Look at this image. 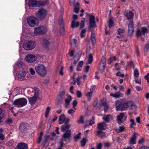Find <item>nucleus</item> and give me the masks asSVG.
Masks as SVG:
<instances>
[{
	"label": "nucleus",
	"instance_id": "1",
	"mask_svg": "<svg viewBox=\"0 0 149 149\" xmlns=\"http://www.w3.org/2000/svg\"><path fill=\"white\" fill-rule=\"evenodd\" d=\"M116 107L117 111L119 110L123 111L126 108L129 107V102H120L118 101H116Z\"/></svg>",
	"mask_w": 149,
	"mask_h": 149
},
{
	"label": "nucleus",
	"instance_id": "2",
	"mask_svg": "<svg viewBox=\"0 0 149 149\" xmlns=\"http://www.w3.org/2000/svg\"><path fill=\"white\" fill-rule=\"evenodd\" d=\"M47 3L46 2L36 0H29L28 5L30 9H33L34 6L39 7L41 6H44Z\"/></svg>",
	"mask_w": 149,
	"mask_h": 149
},
{
	"label": "nucleus",
	"instance_id": "3",
	"mask_svg": "<svg viewBox=\"0 0 149 149\" xmlns=\"http://www.w3.org/2000/svg\"><path fill=\"white\" fill-rule=\"evenodd\" d=\"M47 13V11L43 8H40L36 13L37 18L40 21L44 20Z\"/></svg>",
	"mask_w": 149,
	"mask_h": 149
},
{
	"label": "nucleus",
	"instance_id": "4",
	"mask_svg": "<svg viewBox=\"0 0 149 149\" xmlns=\"http://www.w3.org/2000/svg\"><path fill=\"white\" fill-rule=\"evenodd\" d=\"M36 45V42L35 41H26L23 45V47L26 50H29L34 49Z\"/></svg>",
	"mask_w": 149,
	"mask_h": 149
},
{
	"label": "nucleus",
	"instance_id": "5",
	"mask_svg": "<svg viewBox=\"0 0 149 149\" xmlns=\"http://www.w3.org/2000/svg\"><path fill=\"white\" fill-rule=\"evenodd\" d=\"M36 72L40 76L44 77L46 74L47 71L45 66L42 64H39L35 67Z\"/></svg>",
	"mask_w": 149,
	"mask_h": 149
},
{
	"label": "nucleus",
	"instance_id": "6",
	"mask_svg": "<svg viewBox=\"0 0 149 149\" xmlns=\"http://www.w3.org/2000/svg\"><path fill=\"white\" fill-rule=\"evenodd\" d=\"M27 103L26 99L24 98H22L15 100L13 104L18 107H20L26 105Z\"/></svg>",
	"mask_w": 149,
	"mask_h": 149
},
{
	"label": "nucleus",
	"instance_id": "7",
	"mask_svg": "<svg viewBox=\"0 0 149 149\" xmlns=\"http://www.w3.org/2000/svg\"><path fill=\"white\" fill-rule=\"evenodd\" d=\"M27 22L29 26L31 27L36 26L38 24V21L37 19L35 17L32 16L28 17Z\"/></svg>",
	"mask_w": 149,
	"mask_h": 149
},
{
	"label": "nucleus",
	"instance_id": "8",
	"mask_svg": "<svg viewBox=\"0 0 149 149\" xmlns=\"http://www.w3.org/2000/svg\"><path fill=\"white\" fill-rule=\"evenodd\" d=\"M19 70L15 71L17 72V77L20 80H26L25 76L26 74V72L24 70L23 68L19 69Z\"/></svg>",
	"mask_w": 149,
	"mask_h": 149
},
{
	"label": "nucleus",
	"instance_id": "9",
	"mask_svg": "<svg viewBox=\"0 0 149 149\" xmlns=\"http://www.w3.org/2000/svg\"><path fill=\"white\" fill-rule=\"evenodd\" d=\"M47 31V28L44 26H40L34 29V33L36 35H42Z\"/></svg>",
	"mask_w": 149,
	"mask_h": 149
},
{
	"label": "nucleus",
	"instance_id": "10",
	"mask_svg": "<svg viewBox=\"0 0 149 149\" xmlns=\"http://www.w3.org/2000/svg\"><path fill=\"white\" fill-rule=\"evenodd\" d=\"M106 58L105 57L102 56L98 67L99 70L102 72L104 70L106 65Z\"/></svg>",
	"mask_w": 149,
	"mask_h": 149
},
{
	"label": "nucleus",
	"instance_id": "11",
	"mask_svg": "<svg viewBox=\"0 0 149 149\" xmlns=\"http://www.w3.org/2000/svg\"><path fill=\"white\" fill-rule=\"evenodd\" d=\"M37 59L35 55L33 54H27L25 57V61L29 63H32L34 62Z\"/></svg>",
	"mask_w": 149,
	"mask_h": 149
},
{
	"label": "nucleus",
	"instance_id": "12",
	"mask_svg": "<svg viewBox=\"0 0 149 149\" xmlns=\"http://www.w3.org/2000/svg\"><path fill=\"white\" fill-rule=\"evenodd\" d=\"M28 124L26 123H22L19 126V129L21 132L25 133L28 130Z\"/></svg>",
	"mask_w": 149,
	"mask_h": 149
},
{
	"label": "nucleus",
	"instance_id": "13",
	"mask_svg": "<svg viewBox=\"0 0 149 149\" xmlns=\"http://www.w3.org/2000/svg\"><path fill=\"white\" fill-rule=\"evenodd\" d=\"M147 32L148 30L147 29L144 27H142L141 30L139 29L137 30L136 35L138 37L140 36L142 34L144 35Z\"/></svg>",
	"mask_w": 149,
	"mask_h": 149
},
{
	"label": "nucleus",
	"instance_id": "14",
	"mask_svg": "<svg viewBox=\"0 0 149 149\" xmlns=\"http://www.w3.org/2000/svg\"><path fill=\"white\" fill-rule=\"evenodd\" d=\"M23 62L21 60H19L15 65L14 68L15 71L19 70L20 68H23Z\"/></svg>",
	"mask_w": 149,
	"mask_h": 149
},
{
	"label": "nucleus",
	"instance_id": "15",
	"mask_svg": "<svg viewBox=\"0 0 149 149\" xmlns=\"http://www.w3.org/2000/svg\"><path fill=\"white\" fill-rule=\"evenodd\" d=\"M128 32L130 35L132 34L134 31V23L132 20L130 21L128 25Z\"/></svg>",
	"mask_w": 149,
	"mask_h": 149
},
{
	"label": "nucleus",
	"instance_id": "16",
	"mask_svg": "<svg viewBox=\"0 0 149 149\" xmlns=\"http://www.w3.org/2000/svg\"><path fill=\"white\" fill-rule=\"evenodd\" d=\"M27 145L24 143H19L17 146V148L15 149H27Z\"/></svg>",
	"mask_w": 149,
	"mask_h": 149
},
{
	"label": "nucleus",
	"instance_id": "17",
	"mask_svg": "<svg viewBox=\"0 0 149 149\" xmlns=\"http://www.w3.org/2000/svg\"><path fill=\"white\" fill-rule=\"evenodd\" d=\"M125 14L128 19H132L133 18L134 14L130 10H125Z\"/></svg>",
	"mask_w": 149,
	"mask_h": 149
},
{
	"label": "nucleus",
	"instance_id": "18",
	"mask_svg": "<svg viewBox=\"0 0 149 149\" xmlns=\"http://www.w3.org/2000/svg\"><path fill=\"white\" fill-rule=\"evenodd\" d=\"M137 134V133L136 132H134L133 133L132 137L130 140V144H136V135Z\"/></svg>",
	"mask_w": 149,
	"mask_h": 149
},
{
	"label": "nucleus",
	"instance_id": "19",
	"mask_svg": "<svg viewBox=\"0 0 149 149\" xmlns=\"http://www.w3.org/2000/svg\"><path fill=\"white\" fill-rule=\"evenodd\" d=\"M97 135L98 137L101 139L107 137L106 134L101 130H99L97 131Z\"/></svg>",
	"mask_w": 149,
	"mask_h": 149
},
{
	"label": "nucleus",
	"instance_id": "20",
	"mask_svg": "<svg viewBox=\"0 0 149 149\" xmlns=\"http://www.w3.org/2000/svg\"><path fill=\"white\" fill-rule=\"evenodd\" d=\"M37 95L36 94V93L35 92V94L33 97L28 98L29 102L31 105H32L35 104L37 101Z\"/></svg>",
	"mask_w": 149,
	"mask_h": 149
},
{
	"label": "nucleus",
	"instance_id": "21",
	"mask_svg": "<svg viewBox=\"0 0 149 149\" xmlns=\"http://www.w3.org/2000/svg\"><path fill=\"white\" fill-rule=\"evenodd\" d=\"M110 95L116 98H117L123 97V93H121L120 91H119L116 92L115 93H110Z\"/></svg>",
	"mask_w": 149,
	"mask_h": 149
},
{
	"label": "nucleus",
	"instance_id": "22",
	"mask_svg": "<svg viewBox=\"0 0 149 149\" xmlns=\"http://www.w3.org/2000/svg\"><path fill=\"white\" fill-rule=\"evenodd\" d=\"M99 106L97 107L100 108L102 106H104V111L105 112H106L109 108V106L107 105L106 102H103L99 104Z\"/></svg>",
	"mask_w": 149,
	"mask_h": 149
},
{
	"label": "nucleus",
	"instance_id": "23",
	"mask_svg": "<svg viewBox=\"0 0 149 149\" xmlns=\"http://www.w3.org/2000/svg\"><path fill=\"white\" fill-rule=\"evenodd\" d=\"M89 24L91 27H93L95 23V18L93 15H91L89 18Z\"/></svg>",
	"mask_w": 149,
	"mask_h": 149
},
{
	"label": "nucleus",
	"instance_id": "24",
	"mask_svg": "<svg viewBox=\"0 0 149 149\" xmlns=\"http://www.w3.org/2000/svg\"><path fill=\"white\" fill-rule=\"evenodd\" d=\"M124 115V113H121L119 115L117 116V120L118 123L121 125L122 123V120L123 118Z\"/></svg>",
	"mask_w": 149,
	"mask_h": 149
},
{
	"label": "nucleus",
	"instance_id": "25",
	"mask_svg": "<svg viewBox=\"0 0 149 149\" xmlns=\"http://www.w3.org/2000/svg\"><path fill=\"white\" fill-rule=\"evenodd\" d=\"M71 134V130H68L63 134V137L65 139L69 138L70 137Z\"/></svg>",
	"mask_w": 149,
	"mask_h": 149
},
{
	"label": "nucleus",
	"instance_id": "26",
	"mask_svg": "<svg viewBox=\"0 0 149 149\" xmlns=\"http://www.w3.org/2000/svg\"><path fill=\"white\" fill-rule=\"evenodd\" d=\"M106 124L104 122H102L98 124L97 127L99 130H105Z\"/></svg>",
	"mask_w": 149,
	"mask_h": 149
},
{
	"label": "nucleus",
	"instance_id": "27",
	"mask_svg": "<svg viewBox=\"0 0 149 149\" xmlns=\"http://www.w3.org/2000/svg\"><path fill=\"white\" fill-rule=\"evenodd\" d=\"M72 99V97L71 96H69L65 100V105L66 107H67L69 105Z\"/></svg>",
	"mask_w": 149,
	"mask_h": 149
},
{
	"label": "nucleus",
	"instance_id": "28",
	"mask_svg": "<svg viewBox=\"0 0 149 149\" xmlns=\"http://www.w3.org/2000/svg\"><path fill=\"white\" fill-rule=\"evenodd\" d=\"M42 43L45 47H47L49 45L50 42L48 40L44 39L42 40Z\"/></svg>",
	"mask_w": 149,
	"mask_h": 149
},
{
	"label": "nucleus",
	"instance_id": "29",
	"mask_svg": "<svg viewBox=\"0 0 149 149\" xmlns=\"http://www.w3.org/2000/svg\"><path fill=\"white\" fill-rule=\"evenodd\" d=\"M65 119V116L64 114H63L61 115L59 117V123L60 124H61L64 123V121Z\"/></svg>",
	"mask_w": 149,
	"mask_h": 149
},
{
	"label": "nucleus",
	"instance_id": "30",
	"mask_svg": "<svg viewBox=\"0 0 149 149\" xmlns=\"http://www.w3.org/2000/svg\"><path fill=\"white\" fill-rule=\"evenodd\" d=\"M70 128V125H63L61 127V129L62 131H67Z\"/></svg>",
	"mask_w": 149,
	"mask_h": 149
},
{
	"label": "nucleus",
	"instance_id": "31",
	"mask_svg": "<svg viewBox=\"0 0 149 149\" xmlns=\"http://www.w3.org/2000/svg\"><path fill=\"white\" fill-rule=\"evenodd\" d=\"M79 24V22H77L76 23H75L74 20L72 21L71 23V27L72 28H74L75 27H77Z\"/></svg>",
	"mask_w": 149,
	"mask_h": 149
},
{
	"label": "nucleus",
	"instance_id": "32",
	"mask_svg": "<svg viewBox=\"0 0 149 149\" xmlns=\"http://www.w3.org/2000/svg\"><path fill=\"white\" fill-rule=\"evenodd\" d=\"M15 144L14 141L13 139H11L8 141L6 145L8 146H13Z\"/></svg>",
	"mask_w": 149,
	"mask_h": 149
},
{
	"label": "nucleus",
	"instance_id": "33",
	"mask_svg": "<svg viewBox=\"0 0 149 149\" xmlns=\"http://www.w3.org/2000/svg\"><path fill=\"white\" fill-rule=\"evenodd\" d=\"M92 119L90 120H87L86 121L87 123H88L90 125H91L92 124H95L94 120L95 119V117L94 116H92Z\"/></svg>",
	"mask_w": 149,
	"mask_h": 149
},
{
	"label": "nucleus",
	"instance_id": "34",
	"mask_svg": "<svg viewBox=\"0 0 149 149\" xmlns=\"http://www.w3.org/2000/svg\"><path fill=\"white\" fill-rule=\"evenodd\" d=\"M111 115L110 114L107 115L106 116L103 117V119L106 122L108 123L109 121V118Z\"/></svg>",
	"mask_w": 149,
	"mask_h": 149
},
{
	"label": "nucleus",
	"instance_id": "35",
	"mask_svg": "<svg viewBox=\"0 0 149 149\" xmlns=\"http://www.w3.org/2000/svg\"><path fill=\"white\" fill-rule=\"evenodd\" d=\"M65 95V93L63 92H61L58 96V98L59 99L62 100Z\"/></svg>",
	"mask_w": 149,
	"mask_h": 149
},
{
	"label": "nucleus",
	"instance_id": "36",
	"mask_svg": "<svg viewBox=\"0 0 149 149\" xmlns=\"http://www.w3.org/2000/svg\"><path fill=\"white\" fill-rule=\"evenodd\" d=\"M91 39L93 43L94 44L95 43L96 40L94 34L93 33V32H91Z\"/></svg>",
	"mask_w": 149,
	"mask_h": 149
},
{
	"label": "nucleus",
	"instance_id": "37",
	"mask_svg": "<svg viewBox=\"0 0 149 149\" xmlns=\"http://www.w3.org/2000/svg\"><path fill=\"white\" fill-rule=\"evenodd\" d=\"M116 60V58L115 56H113L109 58V59H108V63L109 64H111L112 62L114 60Z\"/></svg>",
	"mask_w": 149,
	"mask_h": 149
},
{
	"label": "nucleus",
	"instance_id": "38",
	"mask_svg": "<svg viewBox=\"0 0 149 149\" xmlns=\"http://www.w3.org/2000/svg\"><path fill=\"white\" fill-rule=\"evenodd\" d=\"M93 60V57L92 54H90L88 55V62L89 63H91Z\"/></svg>",
	"mask_w": 149,
	"mask_h": 149
},
{
	"label": "nucleus",
	"instance_id": "39",
	"mask_svg": "<svg viewBox=\"0 0 149 149\" xmlns=\"http://www.w3.org/2000/svg\"><path fill=\"white\" fill-rule=\"evenodd\" d=\"M83 116H80V118L78 120H77V123H79L83 124L84 123V120H83Z\"/></svg>",
	"mask_w": 149,
	"mask_h": 149
},
{
	"label": "nucleus",
	"instance_id": "40",
	"mask_svg": "<svg viewBox=\"0 0 149 149\" xmlns=\"http://www.w3.org/2000/svg\"><path fill=\"white\" fill-rule=\"evenodd\" d=\"M50 108L49 107H48L46 109V110L45 113V117L46 118H47L48 116Z\"/></svg>",
	"mask_w": 149,
	"mask_h": 149
},
{
	"label": "nucleus",
	"instance_id": "41",
	"mask_svg": "<svg viewBox=\"0 0 149 149\" xmlns=\"http://www.w3.org/2000/svg\"><path fill=\"white\" fill-rule=\"evenodd\" d=\"M86 143V139L85 138H83L81 141V146L82 147L84 146Z\"/></svg>",
	"mask_w": 149,
	"mask_h": 149
},
{
	"label": "nucleus",
	"instance_id": "42",
	"mask_svg": "<svg viewBox=\"0 0 149 149\" xmlns=\"http://www.w3.org/2000/svg\"><path fill=\"white\" fill-rule=\"evenodd\" d=\"M139 72L137 68H136L134 71V76L136 77H138Z\"/></svg>",
	"mask_w": 149,
	"mask_h": 149
},
{
	"label": "nucleus",
	"instance_id": "43",
	"mask_svg": "<svg viewBox=\"0 0 149 149\" xmlns=\"http://www.w3.org/2000/svg\"><path fill=\"white\" fill-rule=\"evenodd\" d=\"M85 20V19L84 18L83 19L81 20V24H80V29H83L84 27Z\"/></svg>",
	"mask_w": 149,
	"mask_h": 149
},
{
	"label": "nucleus",
	"instance_id": "44",
	"mask_svg": "<svg viewBox=\"0 0 149 149\" xmlns=\"http://www.w3.org/2000/svg\"><path fill=\"white\" fill-rule=\"evenodd\" d=\"M82 78L81 76H79L77 79V84L78 86H80L81 83V82L80 81V80Z\"/></svg>",
	"mask_w": 149,
	"mask_h": 149
},
{
	"label": "nucleus",
	"instance_id": "45",
	"mask_svg": "<svg viewBox=\"0 0 149 149\" xmlns=\"http://www.w3.org/2000/svg\"><path fill=\"white\" fill-rule=\"evenodd\" d=\"M75 112V110L72 109H70L69 110L68 113V114H70L71 116H72V114Z\"/></svg>",
	"mask_w": 149,
	"mask_h": 149
},
{
	"label": "nucleus",
	"instance_id": "46",
	"mask_svg": "<svg viewBox=\"0 0 149 149\" xmlns=\"http://www.w3.org/2000/svg\"><path fill=\"white\" fill-rule=\"evenodd\" d=\"M81 134V133L79 132L77 135L74 136V138L76 141L80 139V136Z\"/></svg>",
	"mask_w": 149,
	"mask_h": 149
},
{
	"label": "nucleus",
	"instance_id": "47",
	"mask_svg": "<svg viewBox=\"0 0 149 149\" xmlns=\"http://www.w3.org/2000/svg\"><path fill=\"white\" fill-rule=\"evenodd\" d=\"M113 24V21L112 19H110L109 21L108 25L109 27H111Z\"/></svg>",
	"mask_w": 149,
	"mask_h": 149
},
{
	"label": "nucleus",
	"instance_id": "48",
	"mask_svg": "<svg viewBox=\"0 0 149 149\" xmlns=\"http://www.w3.org/2000/svg\"><path fill=\"white\" fill-rule=\"evenodd\" d=\"M149 50V43H147L145 46L144 51L145 52H147Z\"/></svg>",
	"mask_w": 149,
	"mask_h": 149
},
{
	"label": "nucleus",
	"instance_id": "49",
	"mask_svg": "<svg viewBox=\"0 0 149 149\" xmlns=\"http://www.w3.org/2000/svg\"><path fill=\"white\" fill-rule=\"evenodd\" d=\"M86 30L85 29H83L82 30L81 33V37L83 38H84L85 36V35L84 33L86 32Z\"/></svg>",
	"mask_w": 149,
	"mask_h": 149
},
{
	"label": "nucleus",
	"instance_id": "50",
	"mask_svg": "<svg viewBox=\"0 0 149 149\" xmlns=\"http://www.w3.org/2000/svg\"><path fill=\"white\" fill-rule=\"evenodd\" d=\"M65 31L64 28L63 26H61L60 28V32L61 34L63 35L64 34Z\"/></svg>",
	"mask_w": 149,
	"mask_h": 149
},
{
	"label": "nucleus",
	"instance_id": "51",
	"mask_svg": "<svg viewBox=\"0 0 149 149\" xmlns=\"http://www.w3.org/2000/svg\"><path fill=\"white\" fill-rule=\"evenodd\" d=\"M29 70L30 72L31 75H33L35 74V72L32 68H30Z\"/></svg>",
	"mask_w": 149,
	"mask_h": 149
},
{
	"label": "nucleus",
	"instance_id": "52",
	"mask_svg": "<svg viewBox=\"0 0 149 149\" xmlns=\"http://www.w3.org/2000/svg\"><path fill=\"white\" fill-rule=\"evenodd\" d=\"M12 122V120L11 119H7L5 122L6 124H8L11 123Z\"/></svg>",
	"mask_w": 149,
	"mask_h": 149
},
{
	"label": "nucleus",
	"instance_id": "53",
	"mask_svg": "<svg viewBox=\"0 0 149 149\" xmlns=\"http://www.w3.org/2000/svg\"><path fill=\"white\" fill-rule=\"evenodd\" d=\"M116 76H119V77H124V75L123 74H121L120 72H118L116 74Z\"/></svg>",
	"mask_w": 149,
	"mask_h": 149
},
{
	"label": "nucleus",
	"instance_id": "54",
	"mask_svg": "<svg viewBox=\"0 0 149 149\" xmlns=\"http://www.w3.org/2000/svg\"><path fill=\"white\" fill-rule=\"evenodd\" d=\"M82 94L81 92L79 91H77V96L78 98H80L81 97Z\"/></svg>",
	"mask_w": 149,
	"mask_h": 149
},
{
	"label": "nucleus",
	"instance_id": "55",
	"mask_svg": "<svg viewBox=\"0 0 149 149\" xmlns=\"http://www.w3.org/2000/svg\"><path fill=\"white\" fill-rule=\"evenodd\" d=\"M125 31V30L123 29L119 28L118 30V34L120 35V33H122Z\"/></svg>",
	"mask_w": 149,
	"mask_h": 149
},
{
	"label": "nucleus",
	"instance_id": "56",
	"mask_svg": "<svg viewBox=\"0 0 149 149\" xmlns=\"http://www.w3.org/2000/svg\"><path fill=\"white\" fill-rule=\"evenodd\" d=\"M4 117V114L3 113V110L0 109V118H2Z\"/></svg>",
	"mask_w": 149,
	"mask_h": 149
},
{
	"label": "nucleus",
	"instance_id": "57",
	"mask_svg": "<svg viewBox=\"0 0 149 149\" xmlns=\"http://www.w3.org/2000/svg\"><path fill=\"white\" fill-rule=\"evenodd\" d=\"M96 88L95 86H91L90 91L93 93L95 90Z\"/></svg>",
	"mask_w": 149,
	"mask_h": 149
},
{
	"label": "nucleus",
	"instance_id": "58",
	"mask_svg": "<svg viewBox=\"0 0 149 149\" xmlns=\"http://www.w3.org/2000/svg\"><path fill=\"white\" fill-rule=\"evenodd\" d=\"M81 55V53H78L75 56V58H76L77 60H79L80 58Z\"/></svg>",
	"mask_w": 149,
	"mask_h": 149
},
{
	"label": "nucleus",
	"instance_id": "59",
	"mask_svg": "<svg viewBox=\"0 0 149 149\" xmlns=\"http://www.w3.org/2000/svg\"><path fill=\"white\" fill-rule=\"evenodd\" d=\"M111 145V143L108 142H106L104 143V146L105 147H109Z\"/></svg>",
	"mask_w": 149,
	"mask_h": 149
},
{
	"label": "nucleus",
	"instance_id": "60",
	"mask_svg": "<svg viewBox=\"0 0 149 149\" xmlns=\"http://www.w3.org/2000/svg\"><path fill=\"white\" fill-rule=\"evenodd\" d=\"M71 43L72 44L75 45L77 43V40L75 39H73L71 40Z\"/></svg>",
	"mask_w": 149,
	"mask_h": 149
},
{
	"label": "nucleus",
	"instance_id": "61",
	"mask_svg": "<svg viewBox=\"0 0 149 149\" xmlns=\"http://www.w3.org/2000/svg\"><path fill=\"white\" fill-rule=\"evenodd\" d=\"M144 142V139L143 138H141L138 141V143L139 144H142Z\"/></svg>",
	"mask_w": 149,
	"mask_h": 149
},
{
	"label": "nucleus",
	"instance_id": "62",
	"mask_svg": "<svg viewBox=\"0 0 149 149\" xmlns=\"http://www.w3.org/2000/svg\"><path fill=\"white\" fill-rule=\"evenodd\" d=\"M77 102L76 100H74L72 103V105L73 106V108H74L76 106L77 104Z\"/></svg>",
	"mask_w": 149,
	"mask_h": 149
},
{
	"label": "nucleus",
	"instance_id": "63",
	"mask_svg": "<svg viewBox=\"0 0 149 149\" xmlns=\"http://www.w3.org/2000/svg\"><path fill=\"white\" fill-rule=\"evenodd\" d=\"M79 8L75 7L74 8V11L76 13H77L79 11Z\"/></svg>",
	"mask_w": 149,
	"mask_h": 149
},
{
	"label": "nucleus",
	"instance_id": "64",
	"mask_svg": "<svg viewBox=\"0 0 149 149\" xmlns=\"http://www.w3.org/2000/svg\"><path fill=\"white\" fill-rule=\"evenodd\" d=\"M102 147V144L101 143H99L97 146V149H101Z\"/></svg>",
	"mask_w": 149,
	"mask_h": 149
}]
</instances>
